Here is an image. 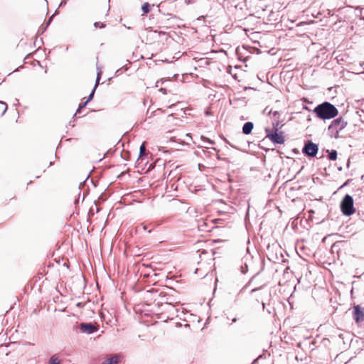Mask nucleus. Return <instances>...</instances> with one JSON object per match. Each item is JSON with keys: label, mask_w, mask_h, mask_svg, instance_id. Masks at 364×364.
I'll list each match as a JSON object with an SVG mask.
<instances>
[{"label": "nucleus", "mask_w": 364, "mask_h": 364, "mask_svg": "<svg viewBox=\"0 0 364 364\" xmlns=\"http://www.w3.org/2000/svg\"><path fill=\"white\" fill-rule=\"evenodd\" d=\"M235 211H236V209L234 207L229 205V214L233 213Z\"/></svg>", "instance_id": "a878e982"}, {"label": "nucleus", "mask_w": 364, "mask_h": 364, "mask_svg": "<svg viewBox=\"0 0 364 364\" xmlns=\"http://www.w3.org/2000/svg\"><path fill=\"white\" fill-rule=\"evenodd\" d=\"M101 74H102V71L101 70H99L97 72V79H96V83H95V87L94 89L92 90V92L90 94V95L88 96L87 97V100L86 101H87V102L89 101H90L92 98H93V96H94V93H95V88L97 86V85L99 84V81L100 80V77H101Z\"/></svg>", "instance_id": "ddd939ff"}, {"label": "nucleus", "mask_w": 364, "mask_h": 364, "mask_svg": "<svg viewBox=\"0 0 364 364\" xmlns=\"http://www.w3.org/2000/svg\"><path fill=\"white\" fill-rule=\"evenodd\" d=\"M353 317L357 323L364 320V311L359 305H355L353 306Z\"/></svg>", "instance_id": "6e6552de"}, {"label": "nucleus", "mask_w": 364, "mask_h": 364, "mask_svg": "<svg viewBox=\"0 0 364 364\" xmlns=\"http://www.w3.org/2000/svg\"><path fill=\"white\" fill-rule=\"evenodd\" d=\"M247 260V258H242L240 261L235 265V268L239 269L242 274H245L248 271Z\"/></svg>", "instance_id": "9d476101"}, {"label": "nucleus", "mask_w": 364, "mask_h": 364, "mask_svg": "<svg viewBox=\"0 0 364 364\" xmlns=\"http://www.w3.org/2000/svg\"><path fill=\"white\" fill-rule=\"evenodd\" d=\"M160 92H161L164 95H166L167 93V90L166 88H161L159 90Z\"/></svg>", "instance_id": "cd10ccee"}, {"label": "nucleus", "mask_w": 364, "mask_h": 364, "mask_svg": "<svg viewBox=\"0 0 364 364\" xmlns=\"http://www.w3.org/2000/svg\"><path fill=\"white\" fill-rule=\"evenodd\" d=\"M0 109H2L1 115H3L7 110V105L4 102H0Z\"/></svg>", "instance_id": "6ab92c4d"}, {"label": "nucleus", "mask_w": 364, "mask_h": 364, "mask_svg": "<svg viewBox=\"0 0 364 364\" xmlns=\"http://www.w3.org/2000/svg\"><path fill=\"white\" fill-rule=\"evenodd\" d=\"M348 125V122L342 117L333 119L328 127L330 136L336 139L341 137L340 132Z\"/></svg>", "instance_id": "7ed1b4c3"}, {"label": "nucleus", "mask_w": 364, "mask_h": 364, "mask_svg": "<svg viewBox=\"0 0 364 364\" xmlns=\"http://www.w3.org/2000/svg\"><path fill=\"white\" fill-rule=\"evenodd\" d=\"M262 357V355L258 356L256 359H255L252 364H255L258 359H259Z\"/></svg>", "instance_id": "c85d7f7f"}, {"label": "nucleus", "mask_w": 364, "mask_h": 364, "mask_svg": "<svg viewBox=\"0 0 364 364\" xmlns=\"http://www.w3.org/2000/svg\"><path fill=\"white\" fill-rule=\"evenodd\" d=\"M177 302L173 299V302H169L164 304V306L159 307L160 314H167V318H170V316H176L178 313V309H176L174 304Z\"/></svg>", "instance_id": "0eeeda50"}, {"label": "nucleus", "mask_w": 364, "mask_h": 364, "mask_svg": "<svg viewBox=\"0 0 364 364\" xmlns=\"http://www.w3.org/2000/svg\"><path fill=\"white\" fill-rule=\"evenodd\" d=\"M279 121H277L276 122H274V123H273V129H274V132H275V127H276V128H278V129L279 128Z\"/></svg>", "instance_id": "393cba45"}, {"label": "nucleus", "mask_w": 364, "mask_h": 364, "mask_svg": "<svg viewBox=\"0 0 364 364\" xmlns=\"http://www.w3.org/2000/svg\"><path fill=\"white\" fill-rule=\"evenodd\" d=\"M263 309L265 308V304L264 302L262 303Z\"/></svg>", "instance_id": "7c9ffc66"}, {"label": "nucleus", "mask_w": 364, "mask_h": 364, "mask_svg": "<svg viewBox=\"0 0 364 364\" xmlns=\"http://www.w3.org/2000/svg\"><path fill=\"white\" fill-rule=\"evenodd\" d=\"M244 279L242 278H239L237 280V282H236V289H235V293H237V288L238 287H240L241 286L243 285L244 284Z\"/></svg>", "instance_id": "f3484780"}, {"label": "nucleus", "mask_w": 364, "mask_h": 364, "mask_svg": "<svg viewBox=\"0 0 364 364\" xmlns=\"http://www.w3.org/2000/svg\"><path fill=\"white\" fill-rule=\"evenodd\" d=\"M49 364H60V360L57 357L53 355L50 358Z\"/></svg>", "instance_id": "a211bd4d"}, {"label": "nucleus", "mask_w": 364, "mask_h": 364, "mask_svg": "<svg viewBox=\"0 0 364 364\" xmlns=\"http://www.w3.org/2000/svg\"><path fill=\"white\" fill-rule=\"evenodd\" d=\"M267 133V137H268L272 142L275 144H282L284 143V137L283 136V132H278V128L275 127V132H272L268 128L265 129Z\"/></svg>", "instance_id": "423d86ee"}, {"label": "nucleus", "mask_w": 364, "mask_h": 364, "mask_svg": "<svg viewBox=\"0 0 364 364\" xmlns=\"http://www.w3.org/2000/svg\"><path fill=\"white\" fill-rule=\"evenodd\" d=\"M338 170H339V171H341V170H342V167H339V168H338Z\"/></svg>", "instance_id": "72a5a7b5"}, {"label": "nucleus", "mask_w": 364, "mask_h": 364, "mask_svg": "<svg viewBox=\"0 0 364 364\" xmlns=\"http://www.w3.org/2000/svg\"><path fill=\"white\" fill-rule=\"evenodd\" d=\"M326 151L328 152V159L331 161H335L337 159L338 156V152L336 150L332 149L328 150L327 149Z\"/></svg>", "instance_id": "2eb2a0df"}, {"label": "nucleus", "mask_w": 364, "mask_h": 364, "mask_svg": "<svg viewBox=\"0 0 364 364\" xmlns=\"http://www.w3.org/2000/svg\"><path fill=\"white\" fill-rule=\"evenodd\" d=\"M313 112L318 118L323 120L333 119L338 114V109L328 102L318 105Z\"/></svg>", "instance_id": "f257e3e1"}, {"label": "nucleus", "mask_w": 364, "mask_h": 364, "mask_svg": "<svg viewBox=\"0 0 364 364\" xmlns=\"http://www.w3.org/2000/svg\"><path fill=\"white\" fill-rule=\"evenodd\" d=\"M236 320H237V319H236L235 318H233V319H232V322H235V321H236Z\"/></svg>", "instance_id": "473e14b6"}, {"label": "nucleus", "mask_w": 364, "mask_h": 364, "mask_svg": "<svg viewBox=\"0 0 364 364\" xmlns=\"http://www.w3.org/2000/svg\"><path fill=\"white\" fill-rule=\"evenodd\" d=\"M220 240H215V242H220Z\"/></svg>", "instance_id": "f704fd0d"}, {"label": "nucleus", "mask_w": 364, "mask_h": 364, "mask_svg": "<svg viewBox=\"0 0 364 364\" xmlns=\"http://www.w3.org/2000/svg\"><path fill=\"white\" fill-rule=\"evenodd\" d=\"M145 151H146V147H145V145L144 144H142L140 146V150H139V156H141L145 154Z\"/></svg>", "instance_id": "aec40b11"}, {"label": "nucleus", "mask_w": 364, "mask_h": 364, "mask_svg": "<svg viewBox=\"0 0 364 364\" xmlns=\"http://www.w3.org/2000/svg\"><path fill=\"white\" fill-rule=\"evenodd\" d=\"M94 26L95 28H103L106 26V25L103 23H100V22H95L94 23Z\"/></svg>", "instance_id": "4be33fe9"}, {"label": "nucleus", "mask_w": 364, "mask_h": 364, "mask_svg": "<svg viewBox=\"0 0 364 364\" xmlns=\"http://www.w3.org/2000/svg\"><path fill=\"white\" fill-rule=\"evenodd\" d=\"M149 7H150V5L149 3H145L143 6H142V11H143V15H145L146 14H148L149 12Z\"/></svg>", "instance_id": "dca6fc26"}, {"label": "nucleus", "mask_w": 364, "mask_h": 364, "mask_svg": "<svg viewBox=\"0 0 364 364\" xmlns=\"http://www.w3.org/2000/svg\"><path fill=\"white\" fill-rule=\"evenodd\" d=\"M244 4V0H229V7H234L235 9H242Z\"/></svg>", "instance_id": "9b49d317"}, {"label": "nucleus", "mask_w": 364, "mask_h": 364, "mask_svg": "<svg viewBox=\"0 0 364 364\" xmlns=\"http://www.w3.org/2000/svg\"><path fill=\"white\" fill-rule=\"evenodd\" d=\"M228 73H229V74H230V75H232V77L235 80H236V79H237V78H236V75H232V72H231V66H230V65H229V71H228Z\"/></svg>", "instance_id": "bb28decb"}, {"label": "nucleus", "mask_w": 364, "mask_h": 364, "mask_svg": "<svg viewBox=\"0 0 364 364\" xmlns=\"http://www.w3.org/2000/svg\"><path fill=\"white\" fill-rule=\"evenodd\" d=\"M143 228H144V230H146V226L144 225Z\"/></svg>", "instance_id": "2f4dec72"}, {"label": "nucleus", "mask_w": 364, "mask_h": 364, "mask_svg": "<svg viewBox=\"0 0 364 364\" xmlns=\"http://www.w3.org/2000/svg\"><path fill=\"white\" fill-rule=\"evenodd\" d=\"M80 329L82 333H87V334H91L97 330L95 325H93L91 323H80Z\"/></svg>", "instance_id": "1a4fd4ad"}, {"label": "nucleus", "mask_w": 364, "mask_h": 364, "mask_svg": "<svg viewBox=\"0 0 364 364\" xmlns=\"http://www.w3.org/2000/svg\"><path fill=\"white\" fill-rule=\"evenodd\" d=\"M169 80H158L156 82V87H160L161 85H162L165 82H168Z\"/></svg>", "instance_id": "412c9836"}, {"label": "nucleus", "mask_w": 364, "mask_h": 364, "mask_svg": "<svg viewBox=\"0 0 364 364\" xmlns=\"http://www.w3.org/2000/svg\"><path fill=\"white\" fill-rule=\"evenodd\" d=\"M147 298L152 299L158 307L164 306V304H166V302H173L174 299L168 293L163 290L154 289L147 291Z\"/></svg>", "instance_id": "f03ea898"}, {"label": "nucleus", "mask_w": 364, "mask_h": 364, "mask_svg": "<svg viewBox=\"0 0 364 364\" xmlns=\"http://www.w3.org/2000/svg\"><path fill=\"white\" fill-rule=\"evenodd\" d=\"M272 114L274 117H276L277 114H279V112L277 111H274L272 112Z\"/></svg>", "instance_id": "c756f323"}, {"label": "nucleus", "mask_w": 364, "mask_h": 364, "mask_svg": "<svg viewBox=\"0 0 364 364\" xmlns=\"http://www.w3.org/2000/svg\"><path fill=\"white\" fill-rule=\"evenodd\" d=\"M254 128V124L252 122H247L242 127V133L245 135L250 134Z\"/></svg>", "instance_id": "f8f14e48"}, {"label": "nucleus", "mask_w": 364, "mask_h": 364, "mask_svg": "<svg viewBox=\"0 0 364 364\" xmlns=\"http://www.w3.org/2000/svg\"><path fill=\"white\" fill-rule=\"evenodd\" d=\"M119 360V358L117 355H114L111 358L105 359L102 364H112L117 363Z\"/></svg>", "instance_id": "4468645a"}, {"label": "nucleus", "mask_w": 364, "mask_h": 364, "mask_svg": "<svg viewBox=\"0 0 364 364\" xmlns=\"http://www.w3.org/2000/svg\"><path fill=\"white\" fill-rule=\"evenodd\" d=\"M318 144L312 142L311 140L306 141L302 148V153L308 157L316 156V155L318 153Z\"/></svg>", "instance_id": "39448f33"}, {"label": "nucleus", "mask_w": 364, "mask_h": 364, "mask_svg": "<svg viewBox=\"0 0 364 364\" xmlns=\"http://www.w3.org/2000/svg\"><path fill=\"white\" fill-rule=\"evenodd\" d=\"M53 18V16H51L49 18V19H48V22H47V23H46V26L43 28V31H44L46 29V28L48 26V25L50 23V22H51V21H52Z\"/></svg>", "instance_id": "b1692460"}, {"label": "nucleus", "mask_w": 364, "mask_h": 364, "mask_svg": "<svg viewBox=\"0 0 364 364\" xmlns=\"http://www.w3.org/2000/svg\"><path fill=\"white\" fill-rule=\"evenodd\" d=\"M87 101H85V102L83 103H80L79 107H78V109H77L76 112H75V114H77L78 112H80V110L81 109H82L84 107H85V105H87Z\"/></svg>", "instance_id": "5701e85b"}, {"label": "nucleus", "mask_w": 364, "mask_h": 364, "mask_svg": "<svg viewBox=\"0 0 364 364\" xmlns=\"http://www.w3.org/2000/svg\"><path fill=\"white\" fill-rule=\"evenodd\" d=\"M340 208L341 213L346 216H350L355 213L354 200L350 195L346 194L343 196L340 203Z\"/></svg>", "instance_id": "20e7f679"}]
</instances>
